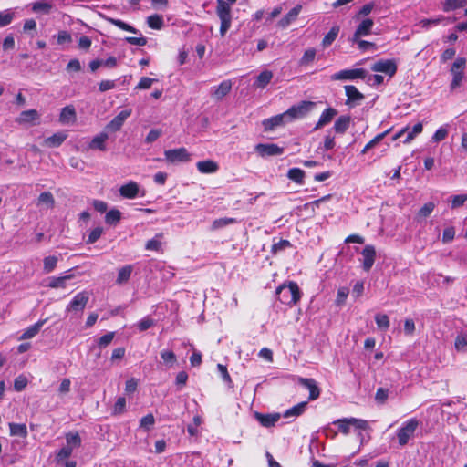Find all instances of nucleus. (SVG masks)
Masks as SVG:
<instances>
[{"label":"nucleus","instance_id":"1","mask_svg":"<svg viewBox=\"0 0 467 467\" xmlns=\"http://www.w3.org/2000/svg\"><path fill=\"white\" fill-rule=\"evenodd\" d=\"M276 296L282 304L294 306L300 300L301 292L296 283L289 282L277 287Z\"/></svg>","mask_w":467,"mask_h":467},{"label":"nucleus","instance_id":"2","mask_svg":"<svg viewBox=\"0 0 467 467\" xmlns=\"http://www.w3.org/2000/svg\"><path fill=\"white\" fill-rule=\"evenodd\" d=\"M216 4V14L221 21L220 35L223 36L231 26V6L223 0H217Z\"/></svg>","mask_w":467,"mask_h":467},{"label":"nucleus","instance_id":"3","mask_svg":"<svg viewBox=\"0 0 467 467\" xmlns=\"http://www.w3.org/2000/svg\"><path fill=\"white\" fill-rule=\"evenodd\" d=\"M419 426V420L412 418L407 420L397 431L399 444L405 446L410 439L414 436L415 431Z\"/></svg>","mask_w":467,"mask_h":467},{"label":"nucleus","instance_id":"4","mask_svg":"<svg viewBox=\"0 0 467 467\" xmlns=\"http://www.w3.org/2000/svg\"><path fill=\"white\" fill-rule=\"evenodd\" d=\"M315 107L312 101H301L300 103L292 106L285 112L289 122L306 117Z\"/></svg>","mask_w":467,"mask_h":467},{"label":"nucleus","instance_id":"5","mask_svg":"<svg viewBox=\"0 0 467 467\" xmlns=\"http://www.w3.org/2000/svg\"><path fill=\"white\" fill-rule=\"evenodd\" d=\"M315 107L312 101H301L300 103L292 106L285 112L289 122L306 117Z\"/></svg>","mask_w":467,"mask_h":467},{"label":"nucleus","instance_id":"6","mask_svg":"<svg viewBox=\"0 0 467 467\" xmlns=\"http://www.w3.org/2000/svg\"><path fill=\"white\" fill-rule=\"evenodd\" d=\"M466 66V58L465 57H458L453 62L451 67V73L452 75V80L451 82V89H455L461 86V83L463 79L464 68Z\"/></svg>","mask_w":467,"mask_h":467},{"label":"nucleus","instance_id":"7","mask_svg":"<svg viewBox=\"0 0 467 467\" xmlns=\"http://www.w3.org/2000/svg\"><path fill=\"white\" fill-rule=\"evenodd\" d=\"M89 300V293L82 291L77 294L66 307L67 312H82Z\"/></svg>","mask_w":467,"mask_h":467},{"label":"nucleus","instance_id":"8","mask_svg":"<svg viewBox=\"0 0 467 467\" xmlns=\"http://www.w3.org/2000/svg\"><path fill=\"white\" fill-rule=\"evenodd\" d=\"M367 71L364 68L344 69L334 74L331 78L333 80H353L356 78L364 79Z\"/></svg>","mask_w":467,"mask_h":467},{"label":"nucleus","instance_id":"9","mask_svg":"<svg viewBox=\"0 0 467 467\" xmlns=\"http://www.w3.org/2000/svg\"><path fill=\"white\" fill-rule=\"evenodd\" d=\"M165 159L171 163L187 162L190 161V154L185 148L167 150L164 151Z\"/></svg>","mask_w":467,"mask_h":467},{"label":"nucleus","instance_id":"10","mask_svg":"<svg viewBox=\"0 0 467 467\" xmlns=\"http://www.w3.org/2000/svg\"><path fill=\"white\" fill-rule=\"evenodd\" d=\"M254 150L263 158L278 156L284 152V148L275 143H259L255 145Z\"/></svg>","mask_w":467,"mask_h":467},{"label":"nucleus","instance_id":"11","mask_svg":"<svg viewBox=\"0 0 467 467\" xmlns=\"http://www.w3.org/2000/svg\"><path fill=\"white\" fill-rule=\"evenodd\" d=\"M372 71L385 73L389 77H393L397 72V64L393 60H378L371 67Z\"/></svg>","mask_w":467,"mask_h":467},{"label":"nucleus","instance_id":"12","mask_svg":"<svg viewBox=\"0 0 467 467\" xmlns=\"http://www.w3.org/2000/svg\"><path fill=\"white\" fill-rule=\"evenodd\" d=\"M288 123L290 122L285 112L263 120L265 131L274 130L275 128L285 126Z\"/></svg>","mask_w":467,"mask_h":467},{"label":"nucleus","instance_id":"13","mask_svg":"<svg viewBox=\"0 0 467 467\" xmlns=\"http://www.w3.org/2000/svg\"><path fill=\"white\" fill-rule=\"evenodd\" d=\"M345 92L347 96L346 105L351 108L359 105L365 98L364 95L352 85H346Z\"/></svg>","mask_w":467,"mask_h":467},{"label":"nucleus","instance_id":"14","mask_svg":"<svg viewBox=\"0 0 467 467\" xmlns=\"http://www.w3.org/2000/svg\"><path fill=\"white\" fill-rule=\"evenodd\" d=\"M423 130V126L421 123H417L413 126V128L410 130L409 128H404L400 130L398 133L393 137V140L400 139L404 135H406L403 143H410L418 134L421 133Z\"/></svg>","mask_w":467,"mask_h":467},{"label":"nucleus","instance_id":"15","mask_svg":"<svg viewBox=\"0 0 467 467\" xmlns=\"http://www.w3.org/2000/svg\"><path fill=\"white\" fill-rule=\"evenodd\" d=\"M361 254L363 257V259H362L363 270L366 272H368L372 268V266L375 263V259H376L375 247L370 244L366 245L363 248Z\"/></svg>","mask_w":467,"mask_h":467},{"label":"nucleus","instance_id":"16","mask_svg":"<svg viewBox=\"0 0 467 467\" xmlns=\"http://www.w3.org/2000/svg\"><path fill=\"white\" fill-rule=\"evenodd\" d=\"M298 383L304 388L309 390L310 400H317L320 395V389L318 388L317 381L311 378H299Z\"/></svg>","mask_w":467,"mask_h":467},{"label":"nucleus","instance_id":"17","mask_svg":"<svg viewBox=\"0 0 467 467\" xmlns=\"http://www.w3.org/2000/svg\"><path fill=\"white\" fill-rule=\"evenodd\" d=\"M374 21L371 18H366L357 26V29L351 38V40H358L362 36H367L371 33Z\"/></svg>","mask_w":467,"mask_h":467},{"label":"nucleus","instance_id":"18","mask_svg":"<svg viewBox=\"0 0 467 467\" xmlns=\"http://www.w3.org/2000/svg\"><path fill=\"white\" fill-rule=\"evenodd\" d=\"M131 109H124L120 111L116 117L112 119L111 121L107 125V130L109 131H117L119 130L125 120L130 116Z\"/></svg>","mask_w":467,"mask_h":467},{"label":"nucleus","instance_id":"19","mask_svg":"<svg viewBox=\"0 0 467 467\" xmlns=\"http://www.w3.org/2000/svg\"><path fill=\"white\" fill-rule=\"evenodd\" d=\"M67 133L59 131L43 140L42 145L47 148H57L67 140Z\"/></svg>","mask_w":467,"mask_h":467},{"label":"nucleus","instance_id":"20","mask_svg":"<svg viewBox=\"0 0 467 467\" xmlns=\"http://www.w3.org/2000/svg\"><path fill=\"white\" fill-rule=\"evenodd\" d=\"M39 118L40 115L36 109H28L22 111L16 119V122L18 124L36 123Z\"/></svg>","mask_w":467,"mask_h":467},{"label":"nucleus","instance_id":"21","mask_svg":"<svg viewBox=\"0 0 467 467\" xmlns=\"http://www.w3.org/2000/svg\"><path fill=\"white\" fill-rule=\"evenodd\" d=\"M254 418L259 421V423L265 427L270 428L272 426H275V424L279 420L280 414L275 413V414H263L259 412L254 413Z\"/></svg>","mask_w":467,"mask_h":467},{"label":"nucleus","instance_id":"22","mask_svg":"<svg viewBox=\"0 0 467 467\" xmlns=\"http://www.w3.org/2000/svg\"><path fill=\"white\" fill-rule=\"evenodd\" d=\"M454 21H456V17L451 18L445 17L443 16H438L437 17L434 18L422 19L420 20V25L421 26L422 28L429 29L431 26H438L441 22H445V25H447Z\"/></svg>","mask_w":467,"mask_h":467},{"label":"nucleus","instance_id":"23","mask_svg":"<svg viewBox=\"0 0 467 467\" xmlns=\"http://www.w3.org/2000/svg\"><path fill=\"white\" fill-rule=\"evenodd\" d=\"M337 115V110L333 109V108H327V109H325L318 121L317 122L314 130H317L319 129H321L322 127H324L325 125L328 124L331 122V120L334 119V117H336Z\"/></svg>","mask_w":467,"mask_h":467},{"label":"nucleus","instance_id":"24","mask_svg":"<svg viewBox=\"0 0 467 467\" xmlns=\"http://www.w3.org/2000/svg\"><path fill=\"white\" fill-rule=\"evenodd\" d=\"M119 193L124 198L133 199L139 193V185L135 182H130L119 188Z\"/></svg>","mask_w":467,"mask_h":467},{"label":"nucleus","instance_id":"25","mask_svg":"<svg viewBox=\"0 0 467 467\" xmlns=\"http://www.w3.org/2000/svg\"><path fill=\"white\" fill-rule=\"evenodd\" d=\"M232 89V82L231 80H224L221 82L218 87H214V90L212 93V96L217 99H223Z\"/></svg>","mask_w":467,"mask_h":467},{"label":"nucleus","instance_id":"26","mask_svg":"<svg viewBox=\"0 0 467 467\" xmlns=\"http://www.w3.org/2000/svg\"><path fill=\"white\" fill-rule=\"evenodd\" d=\"M47 319H42L35 323L34 325L27 327L24 333L19 337V340H26L33 338L35 336L38 334L44 324L46 323Z\"/></svg>","mask_w":467,"mask_h":467},{"label":"nucleus","instance_id":"27","mask_svg":"<svg viewBox=\"0 0 467 467\" xmlns=\"http://www.w3.org/2000/svg\"><path fill=\"white\" fill-rule=\"evenodd\" d=\"M196 167L201 173L205 174L214 173L219 169L218 164L212 160L198 161Z\"/></svg>","mask_w":467,"mask_h":467},{"label":"nucleus","instance_id":"28","mask_svg":"<svg viewBox=\"0 0 467 467\" xmlns=\"http://www.w3.org/2000/svg\"><path fill=\"white\" fill-rule=\"evenodd\" d=\"M301 9L302 6L300 5H296L279 21V26L283 28L288 26L297 18Z\"/></svg>","mask_w":467,"mask_h":467},{"label":"nucleus","instance_id":"29","mask_svg":"<svg viewBox=\"0 0 467 467\" xmlns=\"http://www.w3.org/2000/svg\"><path fill=\"white\" fill-rule=\"evenodd\" d=\"M109 136L105 132H101L100 134L95 136L92 140L89 142V149L91 150H106V140Z\"/></svg>","mask_w":467,"mask_h":467},{"label":"nucleus","instance_id":"30","mask_svg":"<svg viewBox=\"0 0 467 467\" xmlns=\"http://www.w3.org/2000/svg\"><path fill=\"white\" fill-rule=\"evenodd\" d=\"M76 119V110L73 106H67L61 109L59 115V121L62 124H68L70 122L75 121Z\"/></svg>","mask_w":467,"mask_h":467},{"label":"nucleus","instance_id":"31","mask_svg":"<svg viewBox=\"0 0 467 467\" xmlns=\"http://www.w3.org/2000/svg\"><path fill=\"white\" fill-rule=\"evenodd\" d=\"M351 118L348 115L340 116L334 124V130L337 133L343 134L349 128Z\"/></svg>","mask_w":467,"mask_h":467},{"label":"nucleus","instance_id":"32","mask_svg":"<svg viewBox=\"0 0 467 467\" xmlns=\"http://www.w3.org/2000/svg\"><path fill=\"white\" fill-rule=\"evenodd\" d=\"M273 78V73L269 70L262 71L256 78L254 86L255 88H265Z\"/></svg>","mask_w":467,"mask_h":467},{"label":"nucleus","instance_id":"33","mask_svg":"<svg viewBox=\"0 0 467 467\" xmlns=\"http://www.w3.org/2000/svg\"><path fill=\"white\" fill-rule=\"evenodd\" d=\"M105 20L108 21L109 23L118 26L119 28L124 30V31H128V32H130V33H133V34H140V31L138 29H136L135 27L131 26L130 25L123 22L122 20H119V19H116V18H112V17H109V16H104Z\"/></svg>","mask_w":467,"mask_h":467},{"label":"nucleus","instance_id":"34","mask_svg":"<svg viewBox=\"0 0 467 467\" xmlns=\"http://www.w3.org/2000/svg\"><path fill=\"white\" fill-rule=\"evenodd\" d=\"M340 27L338 26H334L331 27L329 32L324 36L322 40V47L324 48L332 45V43L336 40L338 36Z\"/></svg>","mask_w":467,"mask_h":467},{"label":"nucleus","instance_id":"35","mask_svg":"<svg viewBox=\"0 0 467 467\" xmlns=\"http://www.w3.org/2000/svg\"><path fill=\"white\" fill-rule=\"evenodd\" d=\"M10 435L26 438L28 434L26 424L9 423Z\"/></svg>","mask_w":467,"mask_h":467},{"label":"nucleus","instance_id":"36","mask_svg":"<svg viewBox=\"0 0 467 467\" xmlns=\"http://www.w3.org/2000/svg\"><path fill=\"white\" fill-rule=\"evenodd\" d=\"M67 446L77 449L81 446V438L77 431H70L66 434Z\"/></svg>","mask_w":467,"mask_h":467},{"label":"nucleus","instance_id":"37","mask_svg":"<svg viewBox=\"0 0 467 467\" xmlns=\"http://www.w3.org/2000/svg\"><path fill=\"white\" fill-rule=\"evenodd\" d=\"M306 406H307V401H302V402L293 406L292 408L288 409L287 410H285V412L284 413V417L285 418H289L292 416L297 417L305 411Z\"/></svg>","mask_w":467,"mask_h":467},{"label":"nucleus","instance_id":"38","mask_svg":"<svg viewBox=\"0 0 467 467\" xmlns=\"http://www.w3.org/2000/svg\"><path fill=\"white\" fill-rule=\"evenodd\" d=\"M147 24H148L149 27H150L152 29L160 30L164 26L163 17L161 15H158V14L151 15V16H148Z\"/></svg>","mask_w":467,"mask_h":467},{"label":"nucleus","instance_id":"39","mask_svg":"<svg viewBox=\"0 0 467 467\" xmlns=\"http://www.w3.org/2000/svg\"><path fill=\"white\" fill-rule=\"evenodd\" d=\"M131 273H132V265H127L123 266L122 268H120L119 270L116 283L119 285H122V284L128 282V280L130 277Z\"/></svg>","mask_w":467,"mask_h":467},{"label":"nucleus","instance_id":"40","mask_svg":"<svg viewBox=\"0 0 467 467\" xmlns=\"http://www.w3.org/2000/svg\"><path fill=\"white\" fill-rule=\"evenodd\" d=\"M467 5V0H446L442 4L444 12H450Z\"/></svg>","mask_w":467,"mask_h":467},{"label":"nucleus","instance_id":"41","mask_svg":"<svg viewBox=\"0 0 467 467\" xmlns=\"http://www.w3.org/2000/svg\"><path fill=\"white\" fill-rule=\"evenodd\" d=\"M52 8V5L47 0H38L32 4L34 12H43L48 14Z\"/></svg>","mask_w":467,"mask_h":467},{"label":"nucleus","instance_id":"42","mask_svg":"<svg viewBox=\"0 0 467 467\" xmlns=\"http://www.w3.org/2000/svg\"><path fill=\"white\" fill-rule=\"evenodd\" d=\"M287 177L291 181L302 184L305 177V171L299 168H292L288 171Z\"/></svg>","mask_w":467,"mask_h":467},{"label":"nucleus","instance_id":"43","mask_svg":"<svg viewBox=\"0 0 467 467\" xmlns=\"http://www.w3.org/2000/svg\"><path fill=\"white\" fill-rule=\"evenodd\" d=\"M121 219V213L117 209H111L106 213L105 216V222L108 224L115 225L117 224Z\"/></svg>","mask_w":467,"mask_h":467},{"label":"nucleus","instance_id":"44","mask_svg":"<svg viewBox=\"0 0 467 467\" xmlns=\"http://www.w3.org/2000/svg\"><path fill=\"white\" fill-rule=\"evenodd\" d=\"M389 133V130H386L380 134H378L374 139H372L369 142H368L363 150H361L362 154H365L367 151H368L370 149L375 147L378 143H379L385 136Z\"/></svg>","mask_w":467,"mask_h":467},{"label":"nucleus","instance_id":"45","mask_svg":"<svg viewBox=\"0 0 467 467\" xmlns=\"http://www.w3.org/2000/svg\"><path fill=\"white\" fill-rule=\"evenodd\" d=\"M435 204L432 202L425 203L418 212L417 219L427 218L434 210Z\"/></svg>","mask_w":467,"mask_h":467},{"label":"nucleus","instance_id":"46","mask_svg":"<svg viewBox=\"0 0 467 467\" xmlns=\"http://www.w3.org/2000/svg\"><path fill=\"white\" fill-rule=\"evenodd\" d=\"M72 278V275H67L59 277H52L50 278L49 286L52 288L65 287V283L67 280Z\"/></svg>","mask_w":467,"mask_h":467},{"label":"nucleus","instance_id":"47","mask_svg":"<svg viewBox=\"0 0 467 467\" xmlns=\"http://www.w3.org/2000/svg\"><path fill=\"white\" fill-rule=\"evenodd\" d=\"M316 57V49L315 48H308L304 52V55L300 58V65L301 66H306L312 63Z\"/></svg>","mask_w":467,"mask_h":467},{"label":"nucleus","instance_id":"48","mask_svg":"<svg viewBox=\"0 0 467 467\" xmlns=\"http://www.w3.org/2000/svg\"><path fill=\"white\" fill-rule=\"evenodd\" d=\"M155 423L154 416L150 413L142 417L140 421V427L144 431H150Z\"/></svg>","mask_w":467,"mask_h":467},{"label":"nucleus","instance_id":"49","mask_svg":"<svg viewBox=\"0 0 467 467\" xmlns=\"http://www.w3.org/2000/svg\"><path fill=\"white\" fill-rule=\"evenodd\" d=\"M73 449L68 446H64L56 453V461L57 463L66 461L72 454Z\"/></svg>","mask_w":467,"mask_h":467},{"label":"nucleus","instance_id":"50","mask_svg":"<svg viewBox=\"0 0 467 467\" xmlns=\"http://www.w3.org/2000/svg\"><path fill=\"white\" fill-rule=\"evenodd\" d=\"M126 409V399L124 397H119L117 399L113 409L112 415H120L125 411Z\"/></svg>","mask_w":467,"mask_h":467},{"label":"nucleus","instance_id":"51","mask_svg":"<svg viewBox=\"0 0 467 467\" xmlns=\"http://www.w3.org/2000/svg\"><path fill=\"white\" fill-rule=\"evenodd\" d=\"M291 246H292V244L288 240H280L279 242L275 243L272 245L271 252L273 254H276L279 252H282Z\"/></svg>","mask_w":467,"mask_h":467},{"label":"nucleus","instance_id":"52","mask_svg":"<svg viewBox=\"0 0 467 467\" xmlns=\"http://www.w3.org/2000/svg\"><path fill=\"white\" fill-rule=\"evenodd\" d=\"M375 321L379 328L380 329H388L389 327V317L385 314H377L375 316Z\"/></svg>","mask_w":467,"mask_h":467},{"label":"nucleus","instance_id":"53","mask_svg":"<svg viewBox=\"0 0 467 467\" xmlns=\"http://www.w3.org/2000/svg\"><path fill=\"white\" fill-rule=\"evenodd\" d=\"M46 203L48 207H53L55 199L50 192H44L38 197V204Z\"/></svg>","mask_w":467,"mask_h":467},{"label":"nucleus","instance_id":"54","mask_svg":"<svg viewBox=\"0 0 467 467\" xmlns=\"http://www.w3.org/2000/svg\"><path fill=\"white\" fill-rule=\"evenodd\" d=\"M455 348L458 351L465 352L467 348V335L460 334L455 338Z\"/></svg>","mask_w":467,"mask_h":467},{"label":"nucleus","instance_id":"55","mask_svg":"<svg viewBox=\"0 0 467 467\" xmlns=\"http://www.w3.org/2000/svg\"><path fill=\"white\" fill-rule=\"evenodd\" d=\"M57 257L47 256L44 259V271L46 273H51L57 266Z\"/></svg>","mask_w":467,"mask_h":467},{"label":"nucleus","instance_id":"56","mask_svg":"<svg viewBox=\"0 0 467 467\" xmlns=\"http://www.w3.org/2000/svg\"><path fill=\"white\" fill-rule=\"evenodd\" d=\"M334 424H337L338 426V430L342 433H344V434L349 433V427L351 426L350 418L337 420L336 421H334Z\"/></svg>","mask_w":467,"mask_h":467},{"label":"nucleus","instance_id":"57","mask_svg":"<svg viewBox=\"0 0 467 467\" xmlns=\"http://www.w3.org/2000/svg\"><path fill=\"white\" fill-rule=\"evenodd\" d=\"M102 233H103L102 227H96L89 233L86 243L88 244L96 243L100 238Z\"/></svg>","mask_w":467,"mask_h":467},{"label":"nucleus","instance_id":"58","mask_svg":"<svg viewBox=\"0 0 467 467\" xmlns=\"http://www.w3.org/2000/svg\"><path fill=\"white\" fill-rule=\"evenodd\" d=\"M161 236L162 234H157L155 238L149 240L145 244L146 250L159 251L161 245L159 238Z\"/></svg>","mask_w":467,"mask_h":467},{"label":"nucleus","instance_id":"59","mask_svg":"<svg viewBox=\"0 0 467 467\" xmlns=\"http://www.w3.org/2000/svg\"><path fill=\"white\" fill-rule=\"evenodd\" d=\"M467 201V194H459L451 197V209H456L462 206Z\"/></svg>","mask_w":467,"mask_h":467},{"label":"nucleus","instance_id":"60","mask_svg":"<svg viewBox=\"0 0 467 467\" xmlns=\"http://www.w3.org/2000/svg\"><path fill=\"white\" fill-rule=\"evenodd\" d=\"M114 337H115L114 332H108L107 334H105L104 336H102L101 337L99 338V340H98L99 347L100 348H106L112 342Z\"/></svg>","mask_w":467,"mask_h":467},{"label":"nucleus","instance_id":"61","mask_svg":"<svg viewBox=\"0 0 467 467\" xmlns=\"http://www.w3.org/2000/svg\"><path fill=\"white\" fill-rule=\"evenodd\" d=\"M162 133L163 132L161 129L150 130L145 138V142L149 144L154 142L162 135Z\"/></svg>","mask_w":467,"mask_h":467},{"label":"nucleus","instance_id":"62","mask_svg":"<svg viewBox=\"0 0 467 467\" xmlns=\"http://www.w3.org/2000/svg\"><path fill=\"white\" fill-rule=\"evenodd\" d=\"M161 358L167 364L172 365L176 362V356L171 350H162L161 352Z\"/></svg>","mask_w":467,"mask_h":467},{"label":"nucleus","instance_id":"63","mask_svg":"<svg viewBox=\"0 0 467 467\" xmlns=\"http://www.w3.org/2000/svg\"><path fill=\"white\" fill-rule=\"evenodd\" d=\"M26 385H27V379L25 376L20 375L15 379L14 389L16 391L23 390L26 387Z\"/></svg>","mask_w":467,"mask_h":467},{"label":"nucleus","instance_id":"64","mask_svg":"<svg viewBox=\"0 0 467 467\" xmlns=\"http://www.w3.org/2000/svg\"><path fill=\"white\" fill-rule=\"evenodd\" d=\"M455 237V229L452 226L447 227L443 230L442 242L444 244L451 242Z\"/></svg>","mask_w":467,"mask_h":467}]
</instances>
